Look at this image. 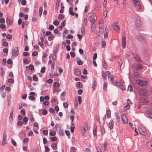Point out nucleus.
Here are the masks:
<instances>
[{
	"mask_svg": "<svg viewBox=\"0 0 152 152\" xmlns=\"http://www.w3.org/2000/svg\"><path fill=\"white\" fill-rule=\"evenodd\" d=\"M45 152H49L50 150L48 147L46 145L45 146Z\"/></svg>",
	"mask_w": 152,
	"mask_h": 152,
	"instance_id": "4d7b16f0",
	"label": "nucleus"
},
{
	"mask_svg": "<svg viewBox=\"0 0 152 152\" xmlns=\"http://www.w3.org/2000/svg\"><path fill=\"white\" fill-rule=\"evenodd\" d=\"M29 139L28 138H26L23 139V142L24 143H26L28 142Z\"/></svg>",
	"mask_w": 152,
	"mask_h": 152,
	"instance_id": "c03bdc74",
	"label": "nucleus"
},
{
	"mask_svg": "<svg viewBox=\"0 0 152 152\" xmlns=\"http://www.w3.org/2000/svg\"><path fill=\"white\" fill-rule=\"evenodd\" d=\"M140 102L141 103H147L148 102V101L143 98H142L140 99Z\"/></svg>",
	"mask_w": 152,
	"mask_h": 152,
	"instance_id": "a878e982",
	"label": "nucleus"
},
{
	"mask_svg": "<svg viewBox=\"0 0 152 152\" xmlns=\"http://www.w3.org/2000/svg\"><path fill=\"white\" fill-rule=\"evenodd\" d=\"M33 80L34 81H37L38 80L37 77L35 75H33Z\"/></svg>",
	"mask_w": 152,
	"mask_h": 152,
	"instance_id": "a19ab883",
	"label": "nucleus"
},
{
	"mask_svg": "<svg viewBox=\"0 0 152 152\" xmlns=\"http://www.w3.org/2000/svg\"><path fill=\"white\" fill-rule=\"evenodd\" d=\"M71 56L72 57H74L75 56V53L73 52H71L70 53Z\"/></svg>",
	"mask_w": 152,
	"mask_h": 152,
	"instance_id": "69168bd1",
	"label": "nucleus"
},
{
	"mask_svg": "<svg viewBox=\"0 0 152 152\" xmlns=\"http://www.w3.org/2000/svg\"><path fill=\"white\" fill-rule=\"evenodd\" d=\"M13 109H12L11 111H10V115L9 117V120L10 121H12V118L13 116Z\"/></svg>",
	"mask_w": 152,
	"mask_h": 152,
	"instance_id": "f3484780",
	"label": "nucleus"
},
{
	"mask_svg": "<svg viewBox=\"0 0 152 152\" xmlns=\"http://www.w3.org/2000/svg\"><path fill=\"white\" fill-rule=\"evenodd\" d=\"M107 30L105 29V32L104 34V37L105 38H107L108 36V30L107 27H106Z\"/></svg>",
	"mask_w": 152,
	"mask_h": 152,
	"instance_id": "393cba45",
	"label": "nucleus"
},
{
	"mask_svg": "<svg viewBox=\"0 0 152 152\" xmlns=\"http://www.w3.org/2000/svg\"><path fill=\"white\" fill-rule=\"evenodd\" d=\"M107 83L106 82H104V84L103 85V90L104 91H105L107 89Z\"/></svg>",
	"mask_w": 152,
	"mask_h": 152,
	"instance_id": "c756f323",
	"label": "nucleus"
},
{
	"mask_svg": "<svg viewBox=\"0 0 152 152\" xmlns=\"http://www.w3.org/2000/svg\"><path fill=\"white\" fill-rule=\"evenodd\" d=\"M53 24L55 26H57L58 25L59 23L58 21L55 20L53 22Z\"/></svg>",
	"mask_w": 152,
	"mask_h": 152,
	"instance_id": "680f3d73",
	"label": "nucleus"
},
{
	"mask_svg": "<svg viewBox=\"0 0 152 152\" xmlns=\"http://www.w3.org/2000/svg\"><path fill=\"white\" fill-rule=\"evenodd\" d=\"M136 83L140 86H145L147 85L148 82L146 80H136Z\"/></svg>",
	"mask_w": 152,
	"mask_h": 152,
	"instance_id": "7ed1b4c3",
	"label": "nucleus"
},
{
	"mask_svg": "<svg viewBox=\"0 0 152 152\" xmlns=\"http://www.w3.org/2000/svg\"><path fill=\"white\" fill-rule=\"evenodd\" d=\"M77 86L79 88H81L82 86V83L80 82H77Z\"/></svg>",
	"mask_w": 152,
	"mask_h": 152,
	"instance_id": "6e6d98bb",
	"label": "nucleus"
},
{
	"mask_svg": "<svg viewBox=\"0 0 152 152\" xmlns=\"http://www.w3.org/2000/svg\"><path fill=\"white\" fill-rule=\"evenodd\" d=\"M57 139V137H52L50 138V140L52 141H56Z\"/></svg>",
	"mask_w": 152,
	"mask_h": 152,
	"instance_id": "13d9d810",
	"label": "nucleus"
},
{
	"mask_svg": "<svg viewBox=\"0 0 152 152\" xmlns=\"http://www.w3.org/2000/svg\"><path fill=\"white\" fill-rule=\"evenodd\" d=\"M45 66L43 67L41 70V72L42 73H45Z\"/></svg>",
	"mask_w": 152,
	"mask_h": 152,
	"instance_id": "8fccbe9b",
	"label": "nucleus"
},
{
	"mask_svg": "<svg viewBox=\"0 0 152 152\" xmlns=\"http://www.w3.org/2000/svg\"><path fill=\"white\" fill-rule=\"evenodd\" d=\"M115 84L116 86H119V87L121 85V83L119 82H117L115 83Z\"/></svg>",
	"mask_w": 152,
	"mask_h": 152,
	"instance_id": "bf43d9fd",
	"label": "nucleus"
},
{
	"mask_svg": "<svg viewBox=\"0 0 152 152\" xmlns=\"http://www.w3.org/2000/svg\"><path fill=\"white\" fill-rule=\"evenodd\" d=\"M60 0H57L56 4V10H57L58 9Z\"/></svg>",
	"mask_w": 152,
	"mask_h": 152,
	"instance_id": "b1692460",
	"label": "nucleus"
},
{
	"mask_svg": "<svg viewBox=\"0 0 152 152\" xmlns=\"http://www.w3.org/2000/svg\"><path fill=\"white\" fill-rule=\"evenodd\" d=\"M127 90L128 91L129 90L130 91H132V85L131 84L129 85L128 86Z\"/></svg>",
	"mask_w": 152,
	"mask_h": 152,
	"instance_id": "a18cd8bd",
	"label": "nucleus"
},
{
	"mask_svg": "<svg viewBox=\"0 0 152 152\" xmlns=\"http://www.w3.org/2000/svg\"><path fill=\"white\" fill-rule=\"evenodd\" d=\"M122 48H124L126 46V37L125 36H123L122 37Z\"/></svg>",
	"mask_w": 152,
	"mask_h": 152,
	"instance_id": "1a4fd4ad",
	"label": "nucleus"
},
{
	"mask_svg": "<svg viewBox=\"0 0 152 152\" xmlns=\"http://www.w3.org/2000/svg\"><path fill=\"white\" fill-rule=\"evenodd\" d=\"M0 69L1 71H0V75L2 77H3L4 75V72L3 70L2 67H1Z\"/></svg>",
	"mask_w": 152,
	"mask_h": 152,
	"instance_id": "c85d7f7f",
	"label": "nucleus"
},
{
	"mask_svg": "<svg viewBox=\"0 0 152 152\" xmlns=\"http://www.w3.org/2000/svg\"><path fill=\"white\" fill-rule=\"evenodd\" d=\"M147 147L150 148H152V141L148 142L146 143Z\"/></svg>",
	"mask_w": 152,
	"mask_h": 152,
	"instance_id": "5701e85b",
	"label": "nucleus"
},
{
	"mask_svg": "<svg viewBox=\"0 0 152 152\" xmlns=\"http://www.w3.org/2000/svg\"><path fill=\"white\" fill-rule=\"evenodd\" d=\"M7 25L8 26H10L12 24L13 21L12 20L7 19L6 21Z\"/></svg>",
	"mask_w": 152,
	"mask_h": 152,
	"instance_id": "ddd939ff",
	"label": "nucleus"
},
{
	"mask_svg": "<svg viewBox=\"0 0 152 152\" xmlns=\"http://www.w3.org/2000/svg\"><path fill=\"white\" fill-rule=\"evenodd\" d=\"M106 45V43L104 40H102V48H104Z\"/></svg>",
	"mask_w": 152,
	"mask_h": 152,
	"instance_id": "79ce46f5",
	"label": "nucleus"
},
{
	"mask_svg": "<svg viewBox=\"0 0 152 152\" xmlns=\"http://www.w3.org/2000/svg\"><path fill=\"white\" fill-rule=\"evenodd\" d=\"M102 77L105 80H106L107 78L106 74H105V73L104 72H102Z\"/></svg>",
	"mask_w": 152,
	"mask_h": 152,
	"instance_id": "72a5a7b5",
	"label": "nucleus"
},
{
	"mask_svg": "<svg viewBox=\"0 0 152 152\" xmlns=\"http://www.w3.org/2000/svg\"><path fill=\"white\" fill-rule=\"evenodd\" d=\"M103 148L104 151H106L107 149V143L105 142L103 145Z\"/></svg>",
	"mask_w": 152,
	"mask_h": 152,
	"instance_id": "c9c22d12",
	"label": "nucleus"
},
{
	"mask_svg": "<svg viewBox=\"0 0 152 152\" xmlns=\"http://www.w3.org/2000/svg\"><path fill=\"white\" fill-rule=\"evenodd\" d=\"M99 31L102 34L104 32V30L102 28V25L100 26H99Z\"/></svg>",
	"mask_w": 152,
	"mask_h": 152,
	"instance_id": "7c9ffc66",
	"label": "nucleus"
},
{
	"mask_svg": "<svg viewBox=\"0 0 152 152\" xmlns=\"http://www.w3.org/2000/svg\"><path fill=\"white\" fill-rule=\"evenodd\" d=\"M29 69L31 71L33 70L34 69V66L32 65H30L29 66Z\"/></svg>",
	"mask_w": 152,
	"mask_h": 152,
	"instance_id": "e2e57ef3",
	"label": "nucleus"
},
{
	"mask_svg": "<svg viewBox=\"0 0 152 152\" xmlns=\"http://www.w3.org/2000/svg\"><path fill=\"white\" fill-rule=\"evenodd\" d=\"M5 85H3L0 88V92H3L5 88Z\"/></svg>",
	"mask_w": 152,
	"mask_h": 152,
	"instance_id": "de8ad7c7",
	"label": "nucleus"
},
{
	"mask_svg": "<svg viewBox=\"0 0 152 152\" xmlns=\"http://www.w3.org/2000/svg\"><path fill=\"white\" fill-rule=\"evenodd\" d=\"M101 132V133L102 134H104L105 133V128L104 127H102Z\"/></svg>",
	"mask_w": 152,
	"mask_h": 152,
	"instance_id": "864d4df0",
	"label": "nucleus"
},
{
	"mask_svg": "<svg viewBox=\"0 0 152 152\" xmlns=\"http://www.w3.org/2000/svg\"><path fill=\"white\" fill-rule=\"evenodd\" d=\"M42 113L43 115H45L47 114L48 112L45 109L43 110Z\"/></svg>",
	"mask_w": 152,
	"mask_h": 152,
	"instance_id": "0e129e2a",
	"label": "nucleus"
},
{
	"mask_svg": "<svg viewBox=\"0 0 152 152\" xmlns=\"http://www.w3.org/2000/svg\"><path fill=\"white\" fill-rule=\"evenodd\" d=\"M121 119L124 124H126L128 122V119L125 114H122Z\"/></svg>",
	"mask_w": 152,
	"mask_h": 152,
	"instance_id": "0eeeda50",
	"label": "nucleus"
},
{
	"mask_svg": "<svg viewBox=\"0 0 152 152\" xmlns=\"http://www.w3.org/2000/svg\"><path fill=\"white\" fill-rule=\"evenodd\" d=\"M107 10H105L104 11L103 14V17L104 18H105L107 16Z\"/></svg>",
	"mask_w": 152,
	"mask_h": 152,
	"instance_id": "f704fd0d",
	"label": "nucleus"
},
{
	"mask_svg": "<svg viewBox=\"0 0 152 152\" xmlns=\"http://www.w3.org/2000/svg\"><path fill=\"white\" fill-rule=\"evenodd\" d=\"M87 19L86 18H85L83 20V23H84V24L85 26H87Z\"/></svg>",
	"mask_w": 152,
	"mask_h": 152,
	"instance_id": "37998d69",
	"label": "nucleus"
},
{
	"mask_svg": "<svg viewBox=\"0 0 152 152\" xmlns=\"http://www.w3.org/2000/svg\"><path fill=\"white\" fill-rule=\"evenodd\" d=\"M135 59L137 61L139 62H140L141 61V59L138 56H136L135 57Z\"/></svg>",
	"mask_w": 152,
	"mask_h": 152,
	"instance_id": "09e8293b",
	"label": "nucleus"
},
{
	"mask_svg": "<svg viewBox=\"0 0 152 152\" xmlns=\"http://www.w3.org/2000/svg\"><path fill=\"white\" fill-rule=\"evenodd\" d=\"M7 139L6 134L4 133L3 137V141L2 142L1 145H4L6 144L5 142Z\"/></svg>",
	"mask_w": 152,
	"mask_h": 152,
	"instance_id": "f8f14e48",
	"label": "nucleus"
},
{
	"mask_svg": "<svg viewBox=\"0 0 152 152\" xmlns=\"http://www.w3.org/2000/svg\"><path fill=\"white\" fill-rule=\"evenodd\" d=\"M114 122L113 120H111L109 124V127L110 129H113V127Z\"/></svg>",
	"mask_w": 152,
	"mask_h": 152,
	"instance_id": "2eb2a0df",
	"label": "nucleus"
},
{
	"mask_svg": "<svg viewBox=\"0 0 152 152\" xmlns=\"http://www.w3.org/2000/svg\"><path fill=\"white\" fill-rule=\"evenodd\" d=\"M77 99H75L74 102V107L75 108H77L78 107L77 104Z\"/></svg>",
	"mask_w": 152,
	"mask_h": 152,
	"instance_id": "4c0bfd02",
	"label": "nucleus"
},
{
	"mask_svg": "<svg viewBox=\"0 0 152 152\" xmlns=\"http://www.w3.org/2000/svg\"><path fill=\"white\" fill-rule=\"evenodd\" d=\"M56 134V133L54 132H50L49 134L51 136H54Z\"/></svg>",
	"mask_w": 152,
	"mask_h": 152,
	"instance_id": "603ef678",
	"label": "nucleus"
},
{
	"mask_svg": "<svg viewBox=\"0 0 152 152\" xmlns=\"http://www.w3.org/2000/svg\"><path fill=\"white\" fill-rule=\"evenodd\" d=\"M140 133L143 135H146L147 134V131L145 127L142 126L139 129Z\"/></svg>",
	"mask_w": 152,
	"mask_h": 152,
	"instance_id": "20e7f679",
	"label": "nucleus"
},
{
	"mask_svg": "<svg viewBox=\"0 0 152 152\" xmlns=\"http://www.w3.org/2000/svg\"><path fill=\"white\" fill-rule=\"evenodd\" d=\"M136 67L137 68V69H141L142 68V66L140 64H137L136 65Z\"/></svg>",
	"mask_w": 152,
	"mask_h": 152,
	"instance_id": "58836bf2",
	"label": "nucleus"
},
{
	"mask_svg": "<svg viewBox=\"0 0 152 152\" xmlns=\"http://www.w3.org/2000/svg\"><path fill=\"white\" fill-rule=\"evenodd\" d=\"M11 141L12 144L14 146H15L16 145V142L13 139H11Z\"/></svg>",
	"mask_w": 152,
	"mask_h": 152,
	"instance_id": "052dcab7",
	"label": "nucleus"
},
{
	"mask_svg": "<svg viewBox=\"0 0 152 152\" xmlns=\"http://www.w3.org/2000/svg\"><path fill=\"white\" fill-rule=\"evenodd\" d=\"M49 102L47 100H45L43 102V104L45 105H48L49 104Z\"/></svg>",
	"mask_w": 152,
	"mask_h": 152,
	"instance_id": "774afa93",
	"label": "nucleus"
},
{
	"mask_svg": "<svg viewBox=\"0 0 152 152\" xmlns=\"http://www.w3.org/2000/svg\"><path fill=\"white\" fill-rule=\"evenodd\" d=\"M12 53L13 56H18L19 53L18 48L16 47L15 49H13L12 50Z\"/></svg>",
	"mask_w": 152,
	"mask_h": 152,
	"instance_id": "39448f33",
	"label": "nucleus"
},
{
	"mask_svg": "<svg viewBox=\"0 0 152 152\" xmlns=\"http://www.w3.org/2000/svg\"><path fill=\"white\" fill-rule=\"evenodd\" d=\"M92 23V24L91 25V28L92 30L94 31L95 28H96V25L94 23Z\"/></svg>",
	"mask_w": 152,
	"mask_h": 152,
	"instance_id": "e433bc0d",
	"label": "nucleus"
},
{
	"mask_svg": "<svg viewBox=\"0 0 152 152\" xmlns=\"http://www.w3.org/2000/svg\"><path fill=\"white\" fill-rule=\"evenodd\" d=\"M51 147L53 150H56L57 148V144L56 143H54L52 144Z\"/></svg>",
	"mask_w": 152,
	"mask_h": 152,
	"instance_id": "4468645a",
	"label": "nucleus"
},
{
	"mask_svg": "<svg viewBox=\"0 0 152 152\" xmlns=\"http://www.w3.org/2000/svg\"><path fill=\"white\" fill-rule=\"evenodd\" d=\"M54 37L52 34L50 35L48 37V39L49 41H51L53 39Z\"/></svg>",
	"mask_w": 152,
	"mask_h": 152,
	"instance_id": "ea45409f",
	"label": "nucleus"
},
{
	"mask_svg": "<svg viewBox=\"0 0 152 152\" xmlns=\"http://www.w3.org/2000/svg\"><path fill=\"white\" fill-rule=\"evenodd\" d=\"M20 113L23 115H25L26 114L25 110L24 109H22L20 111Z\"/></svg>",
	"mask_w": 152,
	"mask_h": 152,
	"instance_id": "49530a36",
	"label": "nucleus"
},
{
	"mask_svg": "<svg viewBox=\"0 0 152 152\" xmlns=\"http://www.w3.org/2000/svg\"><path fill=\"white\" fill-rule=\"evenodd\" d=\"M106 114L107 115V117L108 118H109L111 117V112L110 110H108L107 111Z\"/></svg>",
	"mask_w": 152,
	"mask_h": 152,
	"instance_id": "bb28decb",
	"label": "nucleus"
},
{
	"mask_svg": "<svg viewBox=\"0 0 152 152\" xmlns=\"http://www.w3.org/2000/svg\"><path fill=\"white\" fill-rule=\"evenodd\" d=\"M132 1L134 5L138 6L140 5L139 0H132Z\"/></svg>",
	"mask_w": 152,
	"mask_h": 152,
	"instance_id": "6ab92c4d",
	"label": "nucleus"
},
{
	"mask_svg": "<svg viewBox=\"0 0 152 152\" xmlns=\"http://www.w3.org/2000/svg\"><path fill=\"white\" fill-rule=\"evenodd\" d=\"M8 81L10 83H14V80L12 79H9L8 80Z\"/></svg>",
	"mask_w": 152,
	"mask_h": 152,
	"instance_id": "338daca9",
	"label": "nucleus"
},
{
	"mask_svg": "<svg viewBox=\"0 0 152 152\" xmlns=\"http://www.w3.org/2000/svg\"><path fill=\"white\" fill-rule=\"evenodd\" d=\"M102 64L104 69H106L107 68V65L105 60L103 61Z\"/></svg>",
	"mask_w": 152,
	"mask_h": 152,
	"instance_id": "cd10ccee",
	"label": "nucleus"
},
{
	"mask_svg": "<svg viewBox=\"0 0 152 152\" xmlns=\"http://www.w3.org/2000/svg\"><path fill=\"white\" fill-rule=\"evenodd\" d=\"M88 17L91 23H94L96 20V15L95 13H89L88 15Z\"/></svg>",
	"mask_w": 152,
	"mask_h": 152,
	"instance_id": "f257e3e1",
	"label": "nucleus"
},
{
	"mask_svg": "<svg viewBox=\"0 0 152 152\" xmlns=\"http://www.w3.org/2000/svg\"><path fill=\"white\" fill-rule=\"evenodd\" d=\"M135 26L139 28L142 26V23L140 19H137L135 22Z\"/></svg>",
	"mask_w": 152,
	"mask_h": 152,
	"instance_id": "6e6552de",
	"label": "nucleus"
},
{
	"mask_svg": "<svg viewBox=\"0 0 152 152\" xmlns=\"http://www.w3.org/2000/svg\"><path fill=\"white\" fill-rule=\"evenodd\" d=\"M115 116L117 122L118 123H119L120 120V118L119 116V114L117 113H115Z\"/></svg>",
	"mask_w": 152,
	"mask_h": 152,
	"instance_id": "a211bd4d",
	"label": "nucleus"
},
{
	"mask_svg": "<svg viewBox=\"0 0 152 152\" xmlns=\"http://www.w3.org/2000/svg\"><path fill=\"white\" fill-rule=\"evenodd\" d=\"M140 93L141 96H147L148 95V91L145 89H143L140 91Z\"/></svg>",
	"mask_w": 152,
	"mask_h": 152,
	"instance_id": "423d86ee",
	"label": "nucleus"
},
{
	"mask_svg": "<svg viewBox=\"0 0 152 152\" xmlns=\"http://www.w3.org/2000/svg\"><path fill=\"white\" fill-rule=\"evenodd\" d=\"M97 86V83L96 81L94 80L93 81L92 85V88L93 90H94L96 88V87Z\"/></svg>",
	"mask_w": 152,
	"mask_h": 152,
	"instance_id": "dca6fc26",
	"label": "nucleus"
},
{
	"mask_svg": "<svg viewBox=\"0 0 152 152\" xmlns=\"http://www.w3.org/2000/svg\"><path fill=\"white\" fill-rule=\"evenodd\" d=\"M43 11V7H40L39 9V13L40 16H41Z\"/></svg>",
	"mask_w": 152,
	"mask_h": 152,
	"instance_id": "473e14b6",
	"label": "nucleus"
},
{
	"mask_svg": "<svg viewBox=\"0 0 152 152\" xmlns=\"http://www.w3.org/2000/svg\"><path fill=\"white\" fill-rule=\"evenodd\" d=\"M88 124L86 123H84L81 129L82 135H83L85 134V133L88 131Z\"/></svg>",
	"mask_w": 152,
	"mask_h": 152,
	"instance_id": "f03ea898",
	"label": "nucleus"
},
{
	"mask_svg": "<svg viewBox=\"0 0 152 152\" xmlns=\"http://www.w3.org/2000/svg\"><path fill=\"white\" fill-rule=\"evenodd\" d=\"M76 60H77V64L78 65H82L83 64V62L79 58H76Z\"/></svg>",
	"mask_w": 152,
	"mask_h": 152,
	"instance_id": "aec40b11",
	"label": "nucleus"
},
{
	"mask_svg": "<svg viewBox=\"0 0 152 152\" xmlns=\"http://www.w3.org/2000/svg\"><path fill=\"white\" fill-rule=\"evenodd\" d=\"M78 98L79 104H80L82 101L81 97L80 96H78Z\"/></svg>",
	"mask_w": 152,
	"mask_h": 152,
	"instance_id": "5fc2aeb1",
	"label": "nucleus"
},
{
	"mask_svg": "<svg viewBox=\"0 0 152 152\" xmlns=\"http://www.w3.org/2000/svg\"><path fill=\"white\" fill-rule=\"evenodd\" d=\"M147 115L149 117L152 118V112L150 110H148L146 112Z\"/></svg>",
	"mask_w": 152,
	"mask_h": 152,
	"instance_id": "412c9836",
	"label": "nucleus"
},
{
	"mask_svg": "<svg viewBox=\"0 0 152 152\" xmlns=\"http://www.w3.org/2000/svg\"><path fill=\"white\" fill-rule=\"evenodd\" d=\"M113 29L116 31H118L119 30V26L116 23H114L113 24Z\"/></svg>",
	"mask_w": 152,
	"mask_h": 152,
	"instance_id": "9d476101",
	"label": "nucleus"
},
{
	"mask_svg": "<svg viewBox=\"0 0 152 152\" xmlns=\"http://www.w3.org/2000/svg\"><path fill=\"white\" fill-rule=\"evenodd\" d=\"M60 86L59 83L58 82H55L53 84V86L54 87L58 88Z\"/></svg>",
	"mask_w": 152,
	"mask_h": 152,
	"instance_id": "2f4dec72",
	"label": "nucleus"
},
{
	"mask_svg": "<svg viewBox=\"0 0 152 152\" xmlns=\"http://www.w3.org/2000/svg\"><path fill=\"white\" fill-rule=\"evenodd\" d=\"M65 20L62 22L61 23V25L59 26L58 27L61 29H62V28L64 27L65 25Z\"/></svg>",
	"mask_w": 152,
	"mask_h": 152,
	"instance_id": "4be33fe9",
	"label": "nucleus"
},
{
	"mask_svg": "<svg viewBox=\"0 0 152 152\" xmlns=\"http://www.w3.org/2000/svg\"><path fill=\"white\" fill-rule=\"evenodd\" d=\"M74 72L76 75L79 76L81 74V72L78 69L76 68L74 70Z\"/></svg>",
	"mask_w": 152,
	"mask_h": 152,
	"instance_id": "9b49d317",
	"label": "nucleus"
},
{
	"mask_svg": "<svg viewBox=\"0 0 152 152\" xmlns=\"http://www.w3.org/2000/svg\"><path fill=\"white\" fill-rule=\"evenodd\" d=\"M63 106L64 108H66L68 106V103L66 102H64L63 103Z\"/></svg>",
	"mask_w": 152,
	"mask_h": 152,
	"instance_id": "3c124183",
	"label": "nucleus"
}]
</instances>
